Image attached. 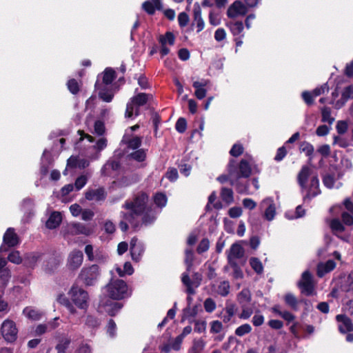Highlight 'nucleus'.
Returning a JSON list of instances; mask_svg holds the SVG:
<instances>
[{
	"label": "nucleus",
	"instance_id": "obj_1",
	"mask_svg": "<svg viewBox=\"0 0 353 353\" xmlns=\"http://www.w3.org/2000/svg\"><path fill=\"white\" fill-rule=\"evenodd\" d=\"M148 195L145 192H139L135 195L132 201H126L123 208L129 210V212H122L123 219L129 222L134 228H137L140 223L137 218L140 216L148 207Z\"/></svg>",
	"mask_w": 353,
	"mask_h": 353
},
{
	"label": "nucleus",
	"instance_id": "obj_2",
	"mask_svg": "<svg viewBox=\"0 0 353 353\" xmlns=\"http://www.w3.org/2000/svg\"><path fill=\"white\" fill-rule=\"evenodd\" d=\"M297 183L302 191L306 192L305 200H310L321 193L318 175L307 165L301 167L297 174Z\"/></svg>",
	"mask_w": 353,
	"mask_h": 353
},
{
	"label": "nucleus",
	"instance_id": "obj_3",
	"mask_svg": "<svg viewBox=\"0 0 353 353\" xmlns=\"http://www.w3.org/2000/svg\"><path fill=\"white\" fill-rule=\"evenodd\" d=\"M235 164V160L231 159L228 165V171L230 176V185L235 183V179L248 178L252 172L250 165L247 160H241L239 165Z\"/></svg>",
	"mask_w": 353,
	"mask_h": 353
},
{
	"label": "nucleus",
	"instance_id": "obj_4",
	"mask_svg": "<svg viewBox=\"0 0 353 353\" xmlns=\"http://www.w3.org/2000/svg\"><path fill=\"white\" fill-rule=\"evenodd\" d=\"M105 290L108 295L112 299L120 300L128 296L126 283L119 279H112L105 285Z\"/></svg>",
	"mask_w": 353,
	"mask_h": 353
},
{
	"label": "nucleus",
	"instance_id": "obj_5",
	"mask_svg": "<svg viewBox=\"0 0 353 353\" xmlns=\"http://www.w3.org/2000/svg\"><path fill=\"white\" fill-rule=\"evenodd\" d=\"M101 275V270L97 265L83 267L79 274L78 279L86 286L95 285Z\"/></svg>",
	"mask_w": 353,
	"mask_h": 353
},
{
	"label": "nucleus",
	"instance_id": "obj_6",
	"mask_svg": "<svg viewBox=\"0 0 353 353\" xmlns=\"http://www.w3.org/2000/svg\"><path fill=\"white\" fill-rule=\"evenodd\" d=\"M68 294L73 303L79 308L87 309L89 299L87 291L78 285H73Z\"/></svg>",
	"mask_w": 353,
	"mask_h": 353
},
{
	"label": "nucleus",
	"instance_id": "obj_7",
	"mask_svg": "<svg viewBox=\"0 0 353 353\" xmlns=\"http://www.w3.org/2000/svg\"><path fill=\"white\" fill-rule=\"evenodd\" d=\"M297 285L301 292L306 296L313 295L315 290L314 277L310 271L306 270L302 273L301 279L298 281Z\"/></svg>",
	"mask_w": 353,
	"mask_h": 353
},
{
	"label": "nucleus",
	"instance_id": "obj_8",
	"mask_svg": "<svg viewBox=\"0 0 353 353\" xmlns=\"http://www.w3.org/2000/svg\"><path fill=\"white\" fill-rule=\"evenodd\" d=\"M202 274L199 272H194L192 279L190 278L189 272L182 274L181 282L186 287V292L189 295H193L196 293L194 288H197L201 283Z\"/></svg>",
	"mask_w": 353,
	"mask_h": 353
},
{
	"label": "nucleus",
	"instance_id": "obj_9",
	"mask_svg": "<svg viewBox=\"0 0 353 353\" xmlns=\"http://www.w3.org/2000/svg\"><path fill=\"white\" fill-rule=\"evenodd\" d=\"M152 97V96L151 94L145 93H139L132 97L126 105L125 112V117H132L134 112V106H142L146 104L148 100Z\"/></svg>",
	"mask_w": 353,
	"mask_h": 353
},
{
	"label": "nucleus",
	"instance_id": "obj_10",
	"mask_svg": "<svg viewBox=\"0 0 353 353\" xmlns=\"http://www.w3.org/2000/svg\"><path fill=\"white\" fill-rule=\"evenodd\" d=\"M1 332L3 338L8 343H12L17 339L18 329L12 320L6 319L3 322Z\"/></svg>",
	"mask_w": 353,
	"mask_h": 353
},
{
	"label": "nucleus",
	"instance_id": "obj_11",
	"mask_svg": "<svg viewBox=\"0 0 353 353\" xmlns=\"http://www.w3.org/2000/svg\"><path fill=\"white\" fill-rule=\"evenodd\" d=\"M248 12L247 6L241 1H234L228 8V18L234 19L239 16H245Z\"/></svg>",
	"mask_w": 353,
	"mask_h": 353
},
{
	"label": "nucleus",
	"instance_id": "obj_12",
	"mask_svg": "<svg viewBox=\"0 0 353 353\" xmlns=\"http://www.w3.org/2000/svg\"><path fill=\"white\" fill-rule=\"evenodd\" d=\"M130 252L132 259L135 262H139L145 252V246L137 238H132L130 241Z\"/></svg>",
	"mask_w": 353,
	"mask_h": 353
},
{
	"label": "nucleus",
	"instance_id": "obj_13",
	"mask_svg": "<svg viewBox=\"0 0 353 353\" xmlns=\"http://www.w3.org/2000/svg\"><path fill=\"white\" fill-rule=\"evenodd\" d=\"M83 254L81 250H74L68 255L67 266L71 270H77L82 264Z\"/></svg>",
	"mask_w": 353,
	"mask_h": 353
},
{
	"label": "nucleus",
	"instance_id": "obj_14",
	"mask_svg": "<svg viewBox=\"0 0 353 353\" xmlns=\"http://www.w3.org/2000/svg\"><path fill=\"white\" fill-rule=\"evenodd\" d=\"M262 209H265L264 216L268 221L274 219L276 214V208L274 201L271 198H266L260 204Z\"/></svg>",
	"mask_w": 353,
	"mask_h": 353
},
{
	"label": "nucleus",
	"instance_id": "obj_15",
	"mask_svg": "<svg viewBox=\"0 0 353 353\" xmlns=\"http://www.w3.org/2000/svg\"><path fill=\"white\" fill-rule=\"evenodd\" d=\"M244 256V250L243 247L238 243H233L228 254V263H236V260L243 258Z\"/></svg>",
	"mask_w": 353,
	"mask_h": 353
},
{
	"label": "nucleus",
	"instance_id": "obj_16",
	"mask_svg": "<svg viewBox=\"0 0 353 353\" xmlns=\"http://www.w3.org/2000/svg\"><path fill=\"white\" fill-rule=\"evenodd\" d=\"M121 142L125 144L128 148L136 150L141 146L142 139L141 137L137 136L132 137L131 134H130L128 132V130H126L122 138Z\"/></svg>",
	"mask_w": 353,
	"mask_h": 353
},
{
	"label": "nucleus",
	"instance_id": "obj_17",
	"mask_svg": "<svg viewBox=\"0 0 353 353\" xmlns=\"http://www.w3.org/2000/svg\"><path fill=\"white\" fill-rule=\"evenodd\" d=\"M85 197L88 201H100L105 199L106 194L103 188H99L87 190L85 194Z\"/></svg>",
	"mask_w": 353,
	"mask_h": 353
},
{
	"label": "nucleus",
	"instance_id": "obj_18",
	"mask_svg": "<svg viewBox=\"0 0 353 353\" xmlns=\"http://www.w3.org/2000/svg\"><path fill=\"white\" fill-rule=\"evenodd\" d=\"M3 241L8 247H14L19 243V236L14 232V228H9L6 230L3 235Z\"/></svg>",
	"mask_w": 353,
	"mask_h": 353
},
{
	"label": "nucleus",
	"instance_id": "obj_19",
	"mask_svg": "<svg viewBox=\"0 0 353 353\" xmlns=\"http://www.w3.org/2000/svg\"><path fill=\"white\" fill-rule=\"evenodd\" d=\"M95 88L99 90V97L101 99L107 103L112 101L114 97L112 89L107 88L106 86L103 85L102 83L98 81L95 83Z\"/></svg>",
	"mask_w": 353,
	"mask_h": 353
},
{
	"label": "nucleus",
	"instance_id": "obj_20",
	"mask_svg": "<svg viewBox=\"0 0 353 353\" xmlns=\"http://www.w3.org/2000/svg\"><path fill=\"white\" fill-rule=\"evenodd\" d=\"M340 289L344 292L353 295V271L347 276L341 278Z\"/></svg>",
	"mask_w": 353,
	"mask_h": 353
},
{
	"label": "nucleus",
	"instance_id": "obj_21",
	"mask_svg": "<svg viewBox=\"0 0 353 353\" xmlns=\"http://www.w3.org/2000/svg\"><path fill=\"white\" fill-rule=\"evenodd\" d=\"M157 212L152 206H148L145 212L141 215V223L144 225H150L152 224L157 219Z\"/></svg>",
	"mask_w": 353,
	"mask_h": 353
},
{
	"label": "nucleus",
	"instance_id": "obj_22",
	"mask_svg": "<svg viewBox=\"0 0 353 353\" xmlns=\"http://www.w3.org/2000/svg\"><path fill=\"white\" fill-rule=\"evenodd\" d=\"M336 319L340 323L339 330L341 332L345 333L353 330V324L351 320L345 315L339 314Z\"/></svg>",
	"mask_w": 353,
	"mask_h": 353
},
{
	"label": "nucleus",
	"instance_id": "obj_23",
	"mask_svg": "<svg viewBox=\"0 0 353 353\" xmlns=\"http://www.w3.org/2000/svg\"><path fill=\"white\" fill-rule=\"evenodd\" d=\"M336 263L334 260H328L325 263H320L317 265V275L323 277L327 273L332 271L336 268Z\"/></svg>",
	"mask_w": 353,
	"mask_h": 353
},
{
	"label": "nucleus",
	"instance_id": "obj_24",
	"mask_svg": "<svg viewBox=\"0 0 353 353\" xmlns=\"http://www.w3.org/2000/svg\"><path fill=\"white\" fill-rule=\"evenodd\" d=\"M208 81L202 79L201 81H196L193 83L192 86L195 88L194 95L198 99H203L206 96V90L205 87L207 86Z\"/></svg>",
	"mask_w": 353,
	"mask_h": 353
},
{
	"label": "nucleus",
	"instance_id": "obj_25",
	"mask_svg": "<svg viewBox=\"0 0 353 353\" xmlns=\"http://www.w3.org/2000/svg\"><path fill=\"white\" fill-rule=\"evenodd\" d=\"M61 221V214L59 212H53L46 221V225L49 229H54L60 225Z\"/></svg>",
	"mask_w": 353,
	"mask_h": 353
},
{
	"label": "nucleus",
	"instance_id": "obj_26",
	"mask_svg": "<svg viewBox=\"0 0 353 353\" xmlns=\"http://www.w3.org/2000/svg\"><path fill=\"white\" fill-rule=\"evenodd\" d=\"M70 233L73 235L77 234H84L88 236L92 233V230L90 228H88L85 225L77 223H74L70 227Z\"/></svg>",
	"mask_w": 353,
	"mask_h": 353
},
{
	"label": "nucleus",
	"instance_id": "obj_27",
	"mask_svg": "<svg viewBox=\"0 0 353 353\" xmlns=\"http://www.w3.org/2000/svg\"><path fill=\"white\" fill-rule=\"evenodd\" d=\"M41 254L38 252L28 253L25 255L23 259L24 265L27 267L33 268L37 262L41 259Z\"/></svg>",
	"mask_w": 353,
	"mask_h": 353
},
{
	"label": "nucleus",
	"instance_id": "obj_28",
	"mask_svg": "<svg viewBox=\"0 0 353 353\" xmlns=\"http://www.w3.org/2000/svg\"><path fill=\"white\" fill-rule=\"evenodd\" d=\"M145 1L143 5V9L149 14H153L155 9L160 10L161 8V3L160 0H151Z\"/></svg>",
	"mask_w": 353,
	"mask_h": 353
},
{
	"label": "nucleus",
	"instance_id": "obj_29",
	"mask_svg": "<svg viewBox=\"0 0 353 353\" xmlns=\"http://www.w3.org/2000/svg\"><path fill=\"white\" fill-rule=\"evenodd\" d=\"M251 299V292L248 288H243L237 295V301L241 306L248 305Z\"/></svg>",
	"mask_w": 353,
	"mask_h": 353
},
{
	"label": "nucleus",
	"instance_id": "obj_30",
	"mask_svg": "<svg viewBox=\"0 0 353 353\" xmlns=\"http://www.w3.org/2000/svg\"><path fill=\"white\" fill-rule=\"evenodd\" d=\"M206 345V342L201 338L194 339L188 353H202Z\"/></svg>",
	"mask_w": 353,
	"mask_h": 353
},
{
	"label": "nucleus",
	"instance_id": "obj_31",
	"mask_svg": "<svg viewBox=\"0 0 353 353\" xmlns=\"http://www.w3.org/2000/svg\"><path fill=\"white\" fill-rule=\"evenodd\" d=\"M220 196L222 201L228 205L234 202V193L232 190L230 188H222Z\"/></svg>",
	"mask_w": 353,
	"mask_h": 353
},
{
	"label": "nucleus",
	"instance_id": "obj_32",
	"mask_svg": "<svg viewBox=\"0 0 353 353\" xmlns=\"http://www.w3.org/2000/svg\"><path fill=\"white\" fill-rule=\"evenodd\" d=\"M23 314L28 319L37 321L41 319L42 313L32 307H26L23 310Z\"/></svg>",
	"mask_w": 353,
	"mask_h": 353
},
{
	"label": "nucleus",
	"instance_id": "obj_33",
	"mask_svg": "<svg viewBox=\"0 0 353 353\" xmlns=\"http://www.w3.org/2000/svg\"><path fill=\"white\" fill-rule=\"evenodd\" d=\"M193 25H195L197 28V32H201L205 26L204 21L201 17V11L200 8L195 9L194 10V22Z\"/></svg>",
	"mask_w": 353,
	"mask_h": 353
},
{
	"label": "nucleus",
	"instance_id": "obj_34",
	"mask_svg": "<svg viewBox=\"0 0 353 353\" xmlns=\"http://www.w3.org/2000/svg\"><path fill=\"white\" fill-rule=\"evenodd\" d=\"M227 26L230 28L234 36L240 34L244 29L243 24L241 21H230L227 23Z\"/></svg>",
	"mask_w": 353,
	"mask_h": 353
},
{
	"label": "nucleus",
	"instance_id": "obj_35",
	"mask_svg": "<svg viewBox=\"0 0 353 353\" xmlns=\"http://www.w3.org/2000/svg\"><path fill=\"white\" fill-rule=\"evenodd\" d=\"M159 41L161 45L173 46L175 41V37L172 32H167L164 35H160Z\"/></svg>",
	"mask_w": 353,
	"mask_h": 353
},
{
	"label": "nucleus",
	"instance_id": "obj_36",
	"mask_svg": "<svg viewBox=\"0 0 353 353\" xmlns=\"http://www.w3.org/2000/svg\"><path fill=\"white\" fill-rule=\"evenodd\" d=\"M116 78L115 71L112 68H106L103 72V83L106 86L112 83Z\"/></svg>",
	"mask_w": 353,
	"mask_h": 353
},
{
	"label": "nucleus",
	"instance_id": "obj_37",
	"mask_svg": "<svg viewBox=\"0 0 353 353\" xmlns=\"http://www.w3.org/2000/svg\"><path fill=\"white\" fill-rule=\"evenodd\" d=\"M128 157L129 159H133L138 162H142L145 161L146 158V150L144 149H138L128 154Z\"/></svg>",
	"mask_w": 353,
	"mask_h": 353
},
{
	"label": "nucleus",
	"instance_id": "obj_38",
	"mask_svg": "<svg viewBox=\"0 0 353 353\" xmlns=\"http://www.w3.org/2000/svg\"><path fill=\"white\" fill-rule=\"evenodd\" d=\"M235 314V306L233 304L227 305L225 308V313L222 314V319L224 323H228Z\"/></svg>",
	"mask_w": 353,
	"mask_h": 353
},
{
	"label": "nucleus",
	"instance_id": "obj_39",
	"mask_svg": "<svg viewBox=\"0 0 353 353\" xmlns=\"http://www.w3.org/2000/svg\"><path fill=\"white\" fill-rule=\"evenodd\" d=\"M60 261L57 258L50 257L45 267L47 273H52L59 265Z\"/></svg>",
	"mask_w": 353,
	"mask_h": 353
},
{
	"label": "nucleus",
	"instance_id": "obj_40",
	"mask_svg": "<svg viewBox=\"0 0 353 353\" xmlns=\"http://www.w3.org/2000/svg\"><path fill=\"white\" fill-rule=\"evenodd\" d=\"M300 150L305 152L306 156L308 157L310 160L312 159L314 148L311 143L307 141L302 142L300 145Z\"/></svg>",
	"mask_w": 353,
	"mask_h": 353
},
{
	"label": "nucleus",
	"instance_id": "obj_41",
	"mask_svg": "<svg viewBox=\"0 0 353 353\" xmlns=\"http://www.w3.org/2000/svg\"><path fill=\"white\" fill-rule=\"evenodd\" d=\"M154 203L157 207L163 208L167 204L166 195L162 192L157 193L154 196Z\"/></svg>",
	"mask_w": 353,
	"mask_h": 353
},
{
	"label": "nucleus",
	"instance_id": "obj_42",
	"mask_svg": "<svg viewBox=\"0 0 353 353\" xmlns=\"http://www.w3.org/2000/svg\"><path fill=\"white\" fill-rule=\"evenodd\" d=\"M250 264L254 272L259 274L263 273V266L261 261L256 257H252L250 259Z\"/></svg>",
	"mask_w": 353,
	"mask_h": 353
},
{
	"label": "nucleus",
	"instance_id": "obj_43",
	"mask_svg": "<svg viewBox=\"0 0 353 353\" xmlns=\"http://www.w3.org/2000/svg\"><path fill=\"white\" fill-rule=\"evenodd\" d=\"M285 302L292 309L296 310L298 308V301L295 296L291 293H288L284 297Z\"/></svg>",
	"mask_w": 353,
	"mask_h": 353
},
{
	"label": "nucleus",
	"instance_id": "obj_44",
	"mask_svg": "<svg viewBox=\"0 0 353 353\" xmlns=\"http://www.w3.org/2000/svg\"><path fill=\"white\" fill-rule=\"evenodd\" d=\"M321 115L323 122H327L331 125L334 121V118L331 117V110L328 107H323L321 109Z\"/></svg>",
	"mask_w": 353,
	"mask_h": 353
},
{
	"label": "nucleus",
	"instance_id": "obj_45",
	"mask_svg": "<svg viewBox=\"0 0 353 353\" xmlns=\"http://www.w3.org/2000/svg\"><path fill=\"white\" fill-rule=\"evenodd\" d=\"M117 272L120 276H124L125 274H132L134 272V269L130 262H125L123 265V270H121L120 268H117Z\"/></svg>",
	"mask_w": 353,
	"mask_h": 353
},
{
	"label": "nucleus",
	"instance_id": "obj_46",
	"mask_svg": "<svg viewBox=\"0 0 353 353\" xmlns=\"http://www.w3.org/2000/svg\"><path fill=\"white\" fill-rule=\"evenodd\" d=\"M251 331H252L251 325L248 323H245V324H243V325H240L239 327H238L235 330L234 333L238 336H243L245 334L250 333Z\"/></svg>",
	"mask_w": 353,
	"mask_h": 353
},
{
	"label": "nucleus",
	"instance_id": "obj_47",
	"mask_svg": "<svg viewBox=\"0 0 353 353\" xmlns=\"http://www.w3.org/2000/svg\"><path fill=\"white\" fill-rule=\"evenodd\" d=\"M230 283L224 281L220 283L217 288V293L222 296H226L230 292Z\"/></svg>",
	"mask_w": 353,
	"mask_h": 353
},
{
	"label": "nucleus",
	"instance_id": "obj_48",
	"mask_svg": "<svg viewBox=\"0 0 353 353\" xmlns=\"http://www.w3.org/2000/svg\"><path fill=\"white\" fill-rule=\"evenodd\" d=\"M330 226L334 233L342 232L344 231L345 228L341 221L337 219H334L331 221Z\"/></svg>",
	"mask_w": 353,
	"mask_h": 353
},
{
	"label": "nucleus",
	"instance_id": "obj_49",
	"mask_svg": "<svg viewBox=\"0 0 353 353\" xmlns=\"http://www.w3.org/2000/svg\"><path fill=\"white\" fill-rule=\"evenodd\" d=\"M85 253L87 255L88 260L90 261L100 260V257L97 253H96V255L94 254L93 247L91 245H87L85 246Z\"/></svg>",
	"mask_w": 353,
	"mask_h": 353
},
{
	"label": "nucleus",
	"instance_id": "obj_50",
	"mask_svg": "<svg viewBox=\"0 0 353 353\" xmlns=\"http://www.w3.org/2000/svg\"><path fill=\"white\" fill-rule=\"evenodd\" d=\"M8 259L11 263H13L14 264H20L23 261L22 258L20 256V253L19 251H12L10 252L8 256Z\"/></svg>",
	"mask_w": 353,
	"mask_h": 353
},
{
	"label": "nucleus",
	"instance_id": "obj_51",
	"mask_svg": "<svg viewBox=\"0 0 353 353\" xmlns=\"http://www.w3.org/2000/svg\"><path fill=\"white\" fill-rule=\"evenodd\" d=\"M229 265L233 269V276L238 279L243 277V273L236 263H228Z\"/></svg>",
	"mask_w": 353,
	"mask_h": 353
},
{
	"label": "nucleus",
	"instance_id": "obj_52",
	"mask_svg": "<svg viewBox=\"0 0 353 353\" xmlns=\"http://www.w3.org/2000/svg\"><path fill=\"white\" fill-rule=\"evenodd\" d=\"M67 86L70 92L73 94H77L79 91V83L74 79H70L67 83Z\"/></svg>",
	"mask_w": 353,
	"mask_h": 353
},
{
	"label": "nucleus",
	"instance_id": "obj_53",
	"mask_svg": "<svg viewBox=\"0 0 353 353\" xmlns=\"http://www.w3.org/2000/svg\"><path fill=\"white\" fill-rule=\"evenodd\" d=\"M209 248H210V241L208 239L205 238V239H203L200 241V243L196 248V251L199 254H202V253L208 251Z\"/></svg>",
	"mask_w": 353,
	"mask_h": 353
},
{
	"label": "nucleus",
	"instance_id": "obj_54",
	"mask_svg": "<svg viewBox=\"0 0 353 353\" xmlns=\"http://www.w3.org/2000/svg\"><path fill=\"white\" fill-rule=\"evenodd\" d=\"M240 179H235V183L232 185L236 187V190L238 193H246L248 190L249 185L248 183L243 184L239 181Z\"/></svg>",
	"mask_w": 353,
	"mask_h": 353
},
{
	"label": "nucleus",
	"instance_id": "obj_55",
	"mask_svg": "<svg viewBox=\"0 0 353 353\" xmlns=\"http://www.w3.org/2000/svg\"><path fill=\"white\" fill-rule=\"evenodd\" d=\"M243 152V147L240 143H235L232 147L230 154L231 156L237 157Z\"/></svg>",
	"mask_w": 353,
	"mask_h": 353
},
{
	"label": "nucleus",
	"instance_id": "obj_56",
	"mask_svg": "<svg viewBox=\"0 0 353 353\" xmlns=\"http://www.w3.org/2000/svg\"><path fill=\"white\" fill-rule=\"evenodd\" d=\"M85 325L90 327L95 328L100 325V321L97 318L92 315H88L85 320Z\"/></svg>",
	"mask_w": 353,
	"mask_h": 353
},
{
	"label": "nucleus",
	"instance_id": "obj_57",
	"mask_svg": "<svg viewBox=\"0 0 353 353\" xmlns=\"http://www.w3.org/2000/svg\"><path fill=\"white\" fill-rule=\"evenodd\" d=\"M186 128H187L186 120L183 117H180L177 120L176 125H175V128H176V131L179 132V133H183L185 131Z\"/></svg>",
	"mask_w": 353,
	"mask_h": 353
},
{
	"label": "nucleus",
	"instance_id": "obj_58",
	"mask_svg": "<svg viewBox=\"0 0 353 353\" xmlns=\"http://www.w3.org/2000/svg\"><path fill=\"white\" fill-rule=\"evenodd\" d=\"M204 308L207 312H212L216 308V303L211 298H208L205 300Z\"/></svg>",
	"mask_w": 353,
	"mask_h": 353
},
{
	"label": "nucleus",
	"instance_id": "obj_59",
	"mask_svg": "<svg viewBox=\"0 0 353 353\" xmlns=\"http://www.w3.org/2000/svg\"><path fill=\"white\" fill-rule=\"evenodd\" d=\"M223 329L222 323L219 321H213L210 323V332L217 334L221 332Z\"/></svg>",
	"mask_w": 353,
	"mask_h": 353
},
{
	"label": "nucleus",
	"instance_id": "obj_60",
	"mask_svg": "<svg viewBox=\"0 0 353 353\" xmlns=\"http://www.w3.org/2000/svg\"><path fill=\"white\" fill-rule=\"evenodd\" d=\"M70 342H71V340L69 338L65 337V338L62 339L60 341V342L57 344V345L56 346L57 350L65 352V350L68 347Z\"/></svg>",
	"mask_w": 353,
	"mask_h": 353
},
{
	"label": "nucleus",
	"instance_id": "obj_61",
	"mask_svg": "<svg viewBox=\"0 0 353 353\" xmlns=\"http://www.w3.org/2000/svg\"><path fill=\"white\" fill-rule=\"evenodd\" d=\"M178 171L176 168H170L165 173V177L170 181L174 182L178 179Z\"/></svg>",
	"mask_w": 353,
	"mask_h": 353
},
{
	"label": "nucleus",
	"instance_id": "obj_62",
	"mask_svg": "<svg viewBox=\"0 0 353 353\" xmlns=\"http://www.w3.org/2000/svg\"><path fill=\"white\" fill-rule=\"evenodd\" d=\"M94 133L97 135H102L105 132V125L101 121H97L94 125Z\"/></svg>",
	"mask_w": 353,
	"mask_h": 353
},
{
	"label": "nucleus",
	"instance_id": "obj_63",
	"mask_svg": "<svg viewBox=\"0 0 353 353\" xmlns=\"http://www.w3.org/2000/svg\"><path fill=\"white\" fill-rule=\"evenodd\" d=\"M117 325L114 320L110 319L107 325V332L110 337L116 336Z\"/></svg>",
	"mask_w": 353,
	"mask_h": 353
},
{
	"label": "nucleus",
	"instance_id": "obj_64",
	"mask_svg": "<svg viewBox=\"0 0 353 353\" xmlns=\"http://www.w3.org/2000/svg\"><path fill=\"white\" fill-rule=\"evenodd\" d=\"M342 99L345 100V101H347L349 99H353V85L347 86L342 93Z\"/></svg>",
	"mask_w": 353,
	"mask_h": 353
}]
</instances>
